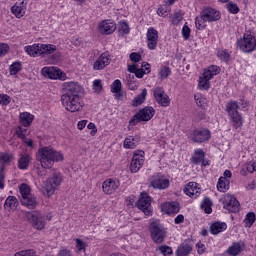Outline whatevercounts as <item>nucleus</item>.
Segmentation results:
<instances>
[{"label":"nucleus","instance_id":"35","mask_svg":"<svg viewBox=\"0 0 256 256\" xmlns=\"http://www.w3.org/2000/svg\"><path fill=\"white\" fill-rule=\"evenodd\" d=\"M147 97V89H143L141 94L135 97L132 101L133 107H139V105H143L145 103V99Z\"/></svg>","mask_w":256,"mask_h":256},{"label":"nucleus","instance_id":"57","mask_svg":"<svg viewBox=\"0 0 256 256\" xmlns=\"http://www.w3.org/2000/svg\"><path fill=\"white\" fill-rule=\"evenodd\" d=\"M169 10V8H165L163 6H160L157 10V13L159 15V17H167V11Z\"/></svg>","mask_w":256,"mask_h":256},{"label":"nucleus","instance_id":"46","mask_svg":"<svg viewBox=\"0 0 256 256\" xmlns=\"http://www.w3.org/2000/svg\"><path fill=\"white\" fill-rule=\"evenodd\" d=\"M160 79H167L171 75V69L169 67H162L159 71Z\"/></svg>","mask_w":256,"mask_h":256},{"label":"nucleus","instance_id":"5","mask_svg":"<svg viewBox=\"0 0 256 256\" xmlns=\"http://www.w3.org/2000/svg\"><path fill=\"white\" fill-rule=\"evenodd\" d=\"M61 183H63V174L57 170H54L46 181L43 182L41 193L45 197H53L57 189L61 187Z\"/></svg>","mask_w":256,"mask_h":256},{"label":"nucleus","instance_id":"33","mask_svg":"<svg viewBox=\"0 0 256 256\" xmlns=\"http://www.w3.org/2000/svg\"><path fill=\"white\" fill-rule=\"evenodd\" d=\"M229 185H231V182L229 181V179L222 176L218 180L217 190L220 193H225V191H229Z\"/></svg>","mask_w":256,"mask_h":256},{"label":"nucleus","instance_id":"61","mask_svg":"<svg viewBox=\"0 0 256 256\" xmlns=\"http://www.w3.org/2000/svg\"><path fill=\"white\" fill-rule=\"evenodd\" d=\"M184 221H185V216H183V214H179V215L174 219L175 225H181V223H184Z\"/></svg>","mask_w":256,"mask_h":256},{"label":"nucleus","instance_id":"47","mask_svg":"<svg viewBox=\"0 0 256 256\" xmlns=\"http://www.w3.org/2000/svg\"><path fill=\"white\" fill-rule=\"evenodd\" d=\"M11 103V96L7 94H0V105L7 107Z\"/></svg>","mask_w":256,"mask_h":256},{"label":"nucleus","instance_id":"18","mask_svg":"<svg viewBox=\"0 0 256 256\" xmlns=\"http://www.w3.org/2000/svg\"><path fill=\"white\" fill-rule=\"evenodd\" d=\"M154 98L161 107H169L171 100L169 96L165 93V90L161 87H156L154 89Z\"/></svg>","mask_w":256,"mask_h":256},{"label":"nucleus","instance_id":"31","mask_svg":"<svg viewBox=\"0 0 256 256\" xmlns=\"http://www.w3.org/2000/svg\"><path fill=\"white\" fill-rule=\"evenodd\" d=\"M21 203L24 207H27V209H35V207H37V198L33 196V194H30L29 196L21 198Z\"/></svg>","mask_w":256,"mask_h":256},{"label":"nucleus","instance_id":"56","mask_svg":"<svg viewBox=\"0 0 256 256\" xmlns=\"http://www.w3.org/2000/svg\"><path fill=\"white\" fill-rule=\"evenodd\" d=\"M194 99L198 107H205V101L203 100V97L201 95H195Z\"/></svg>","mask_w":256,"mask_h":256},{"label":"nucleus","instance_id":"27","mask_svg":"<svg viewBox=\"0 0 256 256\" xmlns=\"http://www.w3.org/2000/svg\"><path fill=\"white\" fill-rule=\"evenodd\" d=\"M35 116L29 112H22L19 115V123L22 127H31Z\"/></svg>","mask_w":256,"mask_h":256},{"label":"nucleus","instance_id":"17","mask_svg":"<svg viewBox=\"0 0 256 256\" xmlns=\"http://www.w3.org/2000/svg\"><path fill=\"white\" fill-rule=\"evenodd\" d=\"M117 24L113 20L101 21L98 25V31L101 35H111L115 33Z\"/></svg>","mask_w":256,"mask_h":256},{"label":"nucleus","instance_id":"58","mask_svg":"<svg viewBox=\"0 0 256 256\" xmlns=\"http://www.w3.org/2000/svg\"><path fill=\"white\" fill-rule=\"evenodd\" d=\"M93 89L98 92L101 91V89H103V86L101 85V80H94Z\"/></svg>","mask_w":256,"mask_h":256},{"label":"nucleus","instance_id":"37","mask_svg":"<svg viewBox=\"0 0 256 256\" xmlns=\"http://www.w3.org/2000/svg\"><path fill=\"white\" fill-rule=\"evenodd\" d=\"M22 69H23V64L19 61H15L9 66V75L15 76L17 75V73H20Z\"/></svg>","mask_w":256,"mask_h":256},{"label":"nucleus","instance_id":"26","mask_svg":"<svg viewBox=\"0 0 256 256\" xmlns=\"http://www.w3.org/2000/svg\"><path fill=\"white\" fill-rule=\"evenodd\" d=\"M245 249V243L244 242H234L232 245L226 250V253L229 256H237L240 255Z\"/></svg>","mask_w":256,"mask_h":256},{"label":"nucleus","instance_id":"9","mask_svg":"<svg viewBox=\"0 0 256 256\" xmlns=\"http://www.w3.org/2000/svg\"><path fill=\"white\" fill-rule=\"evenodd\" d=\"M150 233L154 243H163L167 237V229L159 222H152L150 225Z\"/></svg>","mask_w":256,"mask_h":256},{"label":"nucleus","instance_id":"22","mask_svg":"<svg viewBox=\"0 0 256 256\" xmlns=\"http://www.w3.org/2000/svg\"><path fill=\"white\" fill-rule=\"evenodd\" d=\"M103 192L106 195H113L119 189V182L113 179H107L102 185Z\"/></svg>","mask_w":256,"mask_h":256},{"label":"nucleus","instance_id":"42","mask_svg":"<svg viewBox=\"0 0 256 256\" xmlns=\"http://www.w3.org/2000/svg\"><path fill=\"white\" fill-rule=\"evenodd\" d=\"M255 221H256V216L254 212H249L244 219V223L246 227H253V223H255Z\"/></svg>","mask_w":256,"mask_h":256},{"label":"nucleus","instance_id":"7","mask_svg":"<svg viewBox=\"0 0 256 256\" xmlns=\"http://www.w3.org/2000/svg\"><path fill=\"white\" fill-rule=\"evenodd\" d=\"M153 115H155V109L151 106H147L138 113H136L130 120L129 125L135 127L136 124L141 123V121H151L153 119Z\"/></svg>","mask_w":256,"mask_h":256},{"label":"nucleus","instance_id":"25","mask_svg":"<svg viewBox=\"0 0 256 256\" xmlns=\"http://www.w3.org/2000/svg\"><path fill=\"white\" fill-rule=\"evenodd\" d=\"M25 11H27V3H25V0L11 7V13L15 15L17 19H21V17H24Z\"/></svg>","mask_w":256,"mask_h":256},{"label":"nucleus","instance_id":"16","mask_svg":"<svg viewBox=\"0 0 256 256\" xmlns=\"http://www.w3.org/2000/svg\"><path fill=\"white\" fill-rule=\"evenodd\" d=\"M146 43L150 51H155V49H157V43H159V32L155 28L151 27L147 30Z\"/></svg>","mask_w":256,"mask_h":256},{"label":"nucleus","instance_id":"3","mask_svg":"<svg viewBox=\"0 0 256 256\" xmlns=\"http://www.w3.org/2000/svg\"><path fill=\"white\" fill-rule=\"evenodd\" d=\"M36 157L42 169H53L55 163L63 161V154L51 146L39 148Z\"/></svg>","mask_w":256,"mask_h":256},{"label":"nucleus","instance_id":"39","mask_svg":"<svg viewBox=\"0 0 256 256\" xmlns=\"http://www.w3.org/2000/svg\"><path fill=\"white\" fill-rule=\"evenodd\" d=\"M209 81H211V78L206 76L205 73L202 74V77H200L199 80V87L200 89H209L210 85H209Z\"/></svg>","mask_w":256,"mask_h":256},{"label":"nucleus","instance_id":"13","mask_svg":"<svg viewBox=\"0 0 256 256\" xmlns=\"http://www.w3.org/2000/svg\"><path fill=\"white\" fill-rule=\"evenodd\" d=\"M189 138L193 143H205L211 139V131L207 128L195 129L190 133Z\"/></svg>","mask_w":256,"mask_h":256},{"label":"nucleus","instance_id":"21","mask_svg":"<svg viewBox=\"0 0 256 256\" xmlns=\"http://www.w3.org/2000/svg\"><path fill=\"white\" fill-rule=\"evenodd\" d=\"M161 209L167 215H177L181 210V206H179V202H165L161 205Z\"/></svg>","mask_w":256,"mask_h":256},{"label":"nucleus","instance_id":"36","mask_svg":"<svg viewBox=\"0 0 256 256\" xmlns=\"http://www.w3.org/2000/svg\"><path fill=\"white\" fill-rule=\"evenodd\" d=\"M219 73H221V68L215 65H211L204 70V75L208 76L210 79H213V77H215V75H219Z\"/></svg>","mask_w":256,"mask_h":256},{"label":"nucleus","instance_id":"32","mask_svg":"<svg viewBox=\"0 0 256 256\" xmlns=\"http://www.w3.org/2000/svg\"><path fill=\"white\" fill-rule=\"evenodd\" d=\"M226 229H227V223L214 222L210 226V233H212V235H219V233H223V231H226Z\"/></svg>","mask_w":256,"mask_h":256},{"label":"nucleus","instance_id":"48","mask_svg":"<svg viewBox=\"0 0 256 256\" xmlns=\"http://www.w3.org/2000/svg\"><path fill=\"white\" fill-rule=\"evenodd\" d=\"M121 89H122L121 80H119V79L115 80L111 85V92L117 93V92L121 91Z\"/></svg>","mask_w":256,"mask_h":256},{"label":"nucleus","instance_id":"34","mask_svg":"<svg viewBox=\"0 0 256 256\" xmlns=\"http://www.w3.org/2000/svg\"><path fill=\"white\" fill-rule=\"evenodd\" d=\"M193 251V247L189 244H181L177 250H176V255L177 256H188L189 253Z\"/></svg>","mask_w":256,"mask_h":256},{"label":"nucleus","instance_id":"24","mask_svg":"<svg viewBox=\"0 0 256 256\" xmlns=\"http://www.w3.org/2000/svg\"><path fill=\"white\" fill-rule=\"evenodd\" d=\"M42 75L48 77V79H63V72L55 69V67L42 68Z\"/></svg>","mask_w":256,"mask_h":256},{"label":"nucleus","instance_id":"60","mask_svg":"<svg viewBox=\"0 0 256 256\" xmlns=\"http://www.w3.org/2000/svg\"><path fill=\"white\" fill-rule=\"evenodd\" d=\"M87 128L91 130L90 135L95 136V133H97V126H95V123L90 122Z\"/></svg>","mask_w":256,"mask_h":256},{"label":"nucleus","instance_id":"1","mask_svg":"<svg viewBox=\"0 0 256 256\" xmlns=\"http://www.w3.org/2000/svg\"><path fill=\"white\" fill-rule=\"evenodd\" d=\"M63 95L61 102L66 111L70 113H77L83 109V97L85 95V89L78 82H65L63 84Z\"/></svg>","mask_w":256,"mask_h":256},{"label":"nucleus","instance_id":"30","mask_svg":"<svg viewBox=\"0 0 256 256\" xmlns=\"http://www.w3.org/2000/svg\"><path fill=\"white\" fill-rule=\"evenodd\" d=\"M29 163H31V155L21 154L18 159V169H21V171L29 169Z\"/></svg>","mask_w":256,"mask_h":256},{"label":"nucleus","instance_id":"63","mask_svg":"<svg viewBox=\"0 0 256 256\" xmlns=\"http://www.w3.org/2000/svg\"><path fill=\"white\" fill-rule=\"evenodd\" d=\"M127 69H128V71H129V73H136L137 72V64H129L128 66H127Z\"/></svg>","mask_w":256,"mask_h":256},{"label":"nucleus","instance_id":"29","mask_svg":"<svg viewBox=\"0 0 256 256\" xmlns=\"http://www.w3.org/2000/svg\"><path fill=\"white\" fill-rule=\"evenodd\" d=\"M19 206V200L15 196H8L4 203V209L6 211H15Z\"/></svg>","mask_w":256,"mask_h":256},{"label":"nucleus","instance_id":"62","mask_svg":"<svg viewBox=\"0 0 256 256\" xmlns=\"http://www.w3.org/2000/svg\"><path fill=\"white\" fill-rule=\"evenodd\" d=\"M142 69H144L145 75H149V73H151V65L147 62L142 63Z\"/></svg>","mask_w":256,"mask_h":256},{"label":"nucleus","instance_id":"59","mask_svg":"<svg viewBox=\"0 0 256 256\" xmlns=\"http://www.w3.org/2000/svg\"><path fill=\"white\" fill-rule=\"evenodd\" d=\"M135 77H137V79H143V76L145 75V69L141 68V69H137L136 72H134Z\"/></svg>","mask_w":256,"mask_h":256},{"label":"nucleus","instance_id":"6","mask_svg":"<svg viewBox=\"0 0 256 256\" xmlns=\"http://www.w3.org/2000/svg\"><path fill=\"white\" fill-rule=\"evenodd\" d=\"M24 50L30 57H47V55H53L57 51V46L53 44H33L25 46Z\"/></svg>","mask_w":256,"mask_h":256},{"label":"nucleus","instance_id":"55","mask_svg":"<svg viewBox=\"0 0 256 256\" xmlns=\"http://www.w3.org/2000/svg\"><path fill=\"white\" fill-rule=\"evenodd\" d=\"M130 61H133L134 63H139L141 61V54H139L137 52L131 53Z\"/></svg>","mask_w":256,"mask_h":256},{"label":"nucleus","instance_id":"50","mask_svg":"<svg viewBox=\"0 0 256 256\" xmlns=\"http://www.w3.org/2000/svg\"><path fill=\"white\" fill-rule=\"evenodd\" d=\"M159 251L160 253H162V255L164 256H171L173 255V249L169 246H160L159 247Z\"/></svg>","mask_w":256,"mask_h":256},{"label":"nucleus","instance_id":"11","mask_svg":"<svg viewBox=\"0 0 256 256\" xmlns=\"http://www.w3.org/2000/svg\"><path fill=\"white\" fill-rule=\"evenodd\" d=\"M145 165V152L142 150H136L133 153L132 160L130 163L131 173H138L141 168Z\"/></svg>","mask_w":256,"mask_h":256},{"label":"nucleus","instance_id":"20","mask_svg":"<svg viewBox=\"0 0 256 256\" xmlns=\"http://www.w3.org/2000/svg\"><path fill=\"white\" fill-rule=\"evenodd\" d=\"M184 193L192 199H197L201 195V188L197 182H189L184 188Z\"/></svg>","mask_w":256,"mask_h":256},{"label":"nucleus","instance_id":"10","mask_svg":"<svg viewBox=\"0 0 256 256\" xmlns=\"http://www.w3.org/2000/svg\"><path fill=\"white\" fill-rule=\"evenodd\" d=\"M220 203H222L223 208L230 213L239 212V207H241V204H239V200H237V198H235V196L231 194L222 195L220 198Z\"/></svg>","mask_w":256,"mask_h":256},{"label":"nucleus","instance_id":"54","mask_svg":"<svg viewBox=\"0 0 256 256\" xmlns=\"http://www.w3.org/2000/svg\"><path fill=\"white\" fill-rule=\"evenodd\" d=\"M9 52V45L5 43H0V57H3V55H7Z\"/></svg>","mask_w":256,"mask_h":256},{"label":"nucleus","instance_id":"28","mask_svg":"<svg viewBox=\"0 0 256 256\" xmlns=\"http://www.w3.org/2000/svg\"><path fill=\"white\" fill-rule=\"evenodd\" d=\"M140 142H141V137L128 136L124 140L123 147L124 149H135Z\"/></svg>","mask_w":256,"mask_h":256},{"label":"nucleus","instance_id":"53","mask_svg":"<svg viewBox=\"0 0 256 256\" xmlns=\"http://www.w3.org/2000/svg\"><path fill=\"white\" fill-rule=\"evenodd\" d=\"M196 249H197L198 255H203V253L207 251V247L205 246V244L201 242L196 243Z\"/></svg>","mask_w":256,"mask_h":256},{"label":"nucleus","instance_id":"4","mask_svg":"<svg viewBox=\"0 0 256 256\" xmlns=\"http://www.w3.org/2000/svg\"><path fill=\"white\" fill-rule=\"evenodd\" d=\"M221 19V12L214 8L206 7L200 12V15L195 18V26L198 31L207 29V23H213Z\"/></svg>","mask_w":256,"mask_h":256},{"label":"nucleus","instance_id":"51","mask_svg":"<svg viewBox=\"0 0 256 256\" xmlns=\"http://www.w3.org/2000/svg\"><path fill=\"white\" fill-rule=\"evenodd\" d=\"M182 37L183 39H185V41H187L189 37H191V29L189 28V26H187V24H185L182 28Z\"/></svg>","mask_w":256,"mask_h":256},{"label":"nucleus","instance_id":"64","mask_svg":"<svg viewBox=\"0 0 256 256\" xmlns=\"http://www.w3.org/2000/svg\"><path fill=\"white\" fill-rule=\"evenodd\" d=\"M86 125H87V120H82V121L78 122L77 127H78L79 131H83V129H85Z\"/></svg>","mask_w":256,"mask_h":256},{"label":"nucleus","instance_id":"19","mask_svg":"<svg viewBox=\"0 0 256 256\" xmlns=\"http://www.w3.org/2000/svg\"><path fill=\"white\" fill-rule=\"evenodd\" d=\"M169 179L165 178L161 174H156L152 176L150 185L153 189H167L169 187Z\"/></svg>","mask_w":256,"mask_h":256},{"label":"nucleus","instance_id":"12","mask_svg":"<svg viewBox=\"0 0 256 256\" xmlns=\"http://www.w3.org/2000/svg\"><path fill=\"white\" fill-rule=\"evenodd\" d=\"M136 206L146 217H149L151 215V196L146 192H142L139 200L136 202Z\"/></svg>","mask_w":256,"mask_h":256},{"label":"nucleus","instance_id":"23","mask_svg":"<svg viewBox=\"0 0 256 256\" xmlns=\"http://www.w3.org/2000/svg\"><path fill=\"white\" fill-rule=\"evenodd\" d=\"M109 63H111V58H109V55L103 53L94 62L93 69L94 71H101V69H105Z\"/></svg>","mask_w":256,"mask_h":256},{"label":"nucleus","instance_id":"40","mask_svg":"<svg viewBox=\"0 0 256 256\" xmlns=\"http://www.w3.org/2000/svg\"><path fill=\"white\" fill-rule=\"evenodd\" d=\"M118 31L120 35H129L131 28H129V24L125 21L119 23Z\"/></svg>","mask_w":256,"mask_h":256},{"label":"nucleus","instance_id":"38","mask_svg":"<svg viewBox=\"0 0 256 256\" xmlns=\"http://www.w3.org/2000/svg\"><path fill=\"white\" fill-rule=\"evenodd\" d=\"M217 57L220 59V61H223L224 63H229L231 59V54L227 49H221L218 50Z\"/></svg>","mask_w":256,"mask_h":256},{"label":"nucleus","instance_id":"15","mask_svg":"<svg viewBox=\"0 0 256 256\" xmlns=\"http://www.w3.org/2000/svg\"><path fill=\"white\" fill-rule=\"evenodd\" d=\"M0 189H5V165H9L13 161V154L3 153L0 156Z\"/></svg>","mask_w":256,"mask_h":256},{"label":"nucleus","instance_id":"52","mask_svg":"<svg viewBox=\"0 0 256 256\" xmlns=\"http://www.w3.org/2000/svg\"><path fill=\"white\" fill-rule=\"evenodd\" d=\"M87 247V244L83 242L81 239H76V249L77 251L81 252L83 251L85 253V249Z\"/></svg>","mask_w":256,"mask_h":256},{"label":"nucleus","instance_id":"8","mask_svg":"<svg viewBox=\"0 0 256 256\" xmlns=\"http://www.w3.org/2000/svg\"><path fill=\"white\" fill-rule=\"evenodd\" d=\"M238 47L243 53H253L256 48V38L251 33L244 34L243 39L238 40Z\"/></svg>","mask_w":256,"mask_h":256},{"label":"nucleus","instance_id":"14","mask_svg":"<svg viewBox=\"0 0 256 256\" xmlns=\"http://www.w3.org/2000/svg\"><path fill=\"white\" fill-rule=\"evenodd\" d=\"M30 220L32 227L38 231L45 229V225H47V215L39 211L32 212L30 215Z\"/></svg>","mask_w":256,"mask_h":256},{"label":"nucleus","instance_id":"49","mask_svg":"<svg viewBox=\"0 0 256 256\" xmlns=\"http://www.w3.org/2000/svg\"><path fill=\"white\" fill-rule=\"evenodd\" d=\"M171 21H172V25H179V23L183 21V16L181 15V13L176 12L171 17Z\"/></svg>","mask_w":256,"mask_h":256},{"label":"nucleus","instance_id":"44","mask_svg":"<svg viewBox=\"0 0 256 256\" xmlns=\"http://www.w3.org/2000/svg\"><path fill=\"white\" fill-rule=\"evenodd\" d=\"M27 128H23V126H17L16 127V135L18 139H21L22 141H25V138L27 137Z\"/></svg>","mask_w":256,"mask_h":256},{"label":"nucleus","instance_id":"45","mask_svg":"<svg viewBox=\"0 0 256 256\" xmlns=\"http://www.w3.org/2000/svg\"><path fill=\"white\" fill-rule=\"evenodd\" d=\"M226 9L229 13H232V15H237V13H239V6L233 2L226 4Z\"/></svg>","mask_w":256,"mask_h":256},{"label":"nucleus","instance_id":"43","mask_svg":"<svg viewBox=\"0 0 256 256\" xmlns=\"http://www.w3.org/2000/svg\"><path fill=\"white\" fill-rule=\"evenodd\" d=\"M19 191L22 199H24V197H29V195H32L31 188L27 184H21L19 187Z\"/></svg>","mask_w":256,"mask_h":256},{"label":"nucleus","instance_id":"41","mask_svg":"<svg viewBox=\"0 0 256 256\" xmlns=\"http://www.w3.org/2000/svg\"><path fill=\"white\" fill-rule=\"evenodd\" d=\"M212 205H213V202L211 201L210 198H204L202 202V209H204L205 213L209 215L213 211V209L211 208Z\"/></svg>","mask_w":256,"mask_h":256},{"label":"nucleus","instance_id":"2","mask_svg":"<svg viewBox=\"0 0 256 256\" xmlns=\"http://www.w3.org/2000/svg\"><path fill=\"white\" fill-rule=\"evenodd\" d=\"M247 107H249V102L245 99L230 100L226 103V112L234 129L243 127V114L239 111H247Z\"/></svg>","mask_w":256,"mask_h":256}]
</instances>
